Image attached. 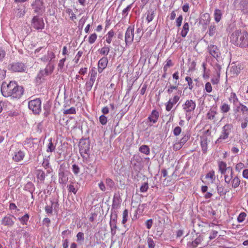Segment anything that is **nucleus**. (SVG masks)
I'll return each instance as SVG.
<instances>
[{
  "instance_id": "a19ab883",
  "label": "nucleus",
  "mask_w": 248,
  "mask_h": 248,
  "mask_svg": "<svg viewBox=\"0 0 248 248\" xmlns=\"http://www.w3.org/2000/svg\"><path fill=\"white\" fill-rule=\"evenodd\" d=\"M231 72L233 74L238 75L239 73H240L241 71V67L240 66H237L236 65H233L231 67Z\"/></svg>"
},
{
  "instance_id": "6ab92c4d",
  "label": "nucleus",
  "mask_w": 248,
  "mask_h": 248,
  "mask_svg": "<svg viewBox=\"0 0 248 248\" xmlns=\"http://www.w3.org/2000/svg\"><path fill=\"white\" fill-rule=\"evenodd\" d=\"M32 8L35 13H39L43 8V2L42 0H35L32 4Z\"/></svg>"
},
{
  "instance_id": "72a5a7b5",
  "label": "nucleus",
  "mask_w": 248,
  "mask_h": 248,
  "mask_svg": "<svg viewBox=\"0 0 248 248\" xmlns=\"http://www.w3.org/2000/svg\"><path fill=\"white\" fill-rule=\"evenodd\" d=\"M139 151L146 155H149L150 154V148L146 145H141L139 148Z\"/></svg>"
},
{
  "instance_id": "a211bd4d",
  "label": "nucleus",
  "mask_w": 248,
  "mask_h": 248,
  "mask_svg": "<svg viewBox=\"0 0 248 248\" xmlns=\"http://www.w3.org/2000/svg\"><path fill=\"white\" fill-rule=\"evenodd\" d=\"M25 155V153L21 150L16 151L13 156V159L15 162H19L23 159Z\"/></svg>"
},
{
  "instance_id": "1a4fd4ad",
  "label": "nucleus",
  "mask_w": 248,
  "mask_h": 248,
  "mask_svg": "<svg viewBox=\"0 0 248 248\" xmlns=\"http://www.w3.org/2000/svg\"><path fill=\"white\" fill-rule=\"evenodd\" d=\"M31 26L36 30H43L45 27V23L42 18L34 16L31 20Z\"/></svg>"
},
{
  "instance_id": "c85d7f7f",
  "label": "nucleus",
  "mask_w": 248,
  "mask_h": 248,
  "mask_svg": "<svg viewBox=\"0 0 248 248\" xmlns=\"http://www.w3.org/2000/svg\"><path fill=\"white\" fill-rule=\"evenodd\" d=\"M222 15V14L221 10L217 9H216L214 13L215 20L217 22H219L221 19Z\"/></svg>"
},
{
  "instance_id": "4be33fe9",
  "label": "nucleus",
  "mask_w": 248,
  "mask_h": 248,
  "mask_svg": "<svg viewBox=\"0 0 248 248\" xmlns=\"http://www.w3.org/2000/svg\"><path fill=\"white\" fill-rule=\"evenodd\" d=\"M159 112L156 110H153L151 115L148 117V119L150 122L155 124L157 122L159 118Z\"/></svg>"
},
{
  "instance_id": "de8ad7c7",
  "label": "nucleus",
  "mask_w": 248,
  "mask_h": 248,
  "mask_svg": "<svg viewBox=\"0 0 248 248\" xmlns=\"http://www.w3.org/2000/svg\"><path fill=\"white\" fill-rule=\"evenodd\" d=\"M245 167V165L242 162H239L235 165V170L236 171L240 172Z\"/></svg>"
},
{
  "instance_id": "69168bd1",
  "label": "nucleus",
  "mask_w": 248,
  "mask_h": 248,
  "mask_svg": "<svg viewBox=\"0 0 248 248\" xmlns=\"http://www.w3.org/2000/svg\"><path fill=\"white\" fill-rule=\"evenodd\" d=\"M107 121V118L104 115H102L99 117V122L102 125L106 124Z\"/></svg>"
},
{
  "instance_id": "f8f14e48",
  "label": "nucleus",
  "mask_w": 248,
  "mask_h": 248,
  "mask_svg": "<svg viewBox=\"0 0 248 248\" xmlns=\"http://www.w3.org/2000/svg\"><path fill=\"white\" fill-rule=\"evenodd\" d=\"M134 27L133 26H129L125 33V42L126 45L131 44L134 40Z\"/></svg>"
},
{
  "instance_id": "f03ea898",
  "label": "nucleus",
  "mask_w": 248,
  "mask_h": 248,
  "mask_svg": "<svg viewBox=\"0 0 248 248\" xmlns=\"http://www.w3.org/2000/svg\"><path fill=\"white\" fill-rule=\"evenodd\" d=\"M231 42L237 46L245 48L248 47V33L244 30H237L230 36Z\"/></svg>"
},
{
  "instance_id": "5701e85b",
  "label": "nucleus",
  "mask_w": 248,
  "mask_h": 248,
  "mask_svg": "<svg viewBox=\"0 0 248 248\" xmlns=\"http://www.w3.org/2000/svg\"><path fill=\"white\" fill-rule=\"evenodd\" d=\"M189 31V25L187 22H184L182 28L181 29L180 34L182 37L185 38L187 35Z\"/></svg>"
},
{
  "instance_id": "338daca9",
  "label": "nucleus",
  "mask_w": 248,
  "mask_h": 248,
  "mask_svg": "<svg viewBox=\"0 0 248 248\" xmlns=\"http://www.w3.org/2000/svg\"><path fill=\"white\" fill-rule=\"evenodd\" d=\"M106 183L107 186H109L110 188L113 187L114 186V183L113 180L109 178L106 179Z\"/></svg>"
},
{
  "instance_id": "bf43d9fd",
  "label": "nucleus",
  "mask_w": 248,
  "mask_h": 248,
  "mask_svg": "<svg viewBox=\"0 0 248 248\" xmlns=\"http://www.w3.org/2000/svg\"><path fill=\"white\" fill-rule=\"evenodd\" d=\"M131 8V5H129L123 10L122 15H123V18H125L127 16L129 11H130Z\"/></svg>"
},
{
  "instance_id": "774afa93",
  "label": "nucleus",
  "mask_w": 248,
  "mask_h": 248,
  "mask_svg": "<svg viewBox=\"0 0 248 248\" xmlns=\"http://www.w3.org/2000/svg\"><path fill=\"white\" fill-rule=\"evenodd\" d=\"M205 90L207 93L212 92L213 89L212 86L210 82H208L205 85Z\"/></svg>"
},
{
  "instance_id": "09e8293b",
  "label": "nucleus",
  "mask_w": 248,
  "mask_h": 248,
  "mask_svg": "<svg viewBox=\"0 0 248 248\" xmlns=\"http://www.w3.org/2000/svg\"><path fill=\"white\" fill-rule=\"evenodd\" d=\"M155 17L154 11L148 12L147 13L146 20L148 23L151 22Z\"/></svg>"
},
{
  "instance_id": "680f3d73",
  "label": "nucleus",
  "mask_w": 248,
  "mask_h": 248,
  "mask_svg": "<svg viewBox=\"0 0 248 248\" xmlns=\"http://www.w3.org/2000/svg\"><path fill=\"white\" fill-rule=\"evenodd\" d=\"M183 146L184 145H182V144L180 142V141H177V142H175L173 145V149L174 151H178V150H179L180 149H181Z\"/></svg>"
},
{
  "instance_id": "f257e3e1",
  "label": "nucleus",
  "mask_w": 248,
  "mask_h": 248,
  "mask_svg": "<svg viewBox=\"0 0 248 248\" xmlns=\"http://www.w3.org/2000/svg\"><path fill=\"white\" fill-rule=\"evenodd\" d=\"M24 88L15 81L3 82L1 86V92L3 96L14 99L20 98L24 93Z\"/></svg>"
},
{
  "instance_id": "c9c22d12",
  "label": "nucleus",
  "mask_w": 248,
  "mask_h": 248,
  "mask_svg": "<svg viewBox=\"0 0 248 248\" xmlns=\"http://www.w3.org/2000/svg\"><path fill=\"white\" fill-rule=\"evenodd\" d=\"M228 99L230 102H232L233 104H235L238 101V99L236 96V93L233 92H232L231 93L230 95L228 98Z\"/></svg>"
},
{
  "instance_id": "2eb2a0df",
  "label": "nucleus",
  "mask_w": 248,
  "mask_h": 248,
  "mask_svg": "<svg viewBox=\"0 0 248 248\" xmlns=\"http://www.w3.org/2000/svg\"><path fill=\"white\" fill-rule=\"evenodd\" d=\"M117 214H114L113 215H111L110 217V220L109 222V225L110 227V229L111 231V233L112 234H115L116 232V230L117 229Z\"/></svg>"
},
{
  "instance_id": "7c9ffc66",
  "label": "nucleus",
  "mask_w": 248,
  "mask_h": 248,
  "mask_svg": "<svg viewBox=\"0 0 248 248\" xmlns=\"http://www.w3.org/2000/svg\"><path fill=\"white\" fill-rule=\"evenodd\" d=\"M76 237L77 242L78 244L82 245L83 244L84 241V234L83 232H78L77 234Z\"/></svg>"
},
{
  "instance_id": "8fccbe9b",
  "label": "nucleus",
  "mask_w": 248,
  "mask_h": 248,
  "mask_svg": "<svg viewBox=\"0 0 248 248\" xmlns=\"http://www.w3.org/2000/svg\"><path fill=\"white\" fill-rule=\"evenodd\" d=\"M128 216V210L125 209L123 213V220H122V222L123 224H124L127 221Z\"/></svg>"
},
{
  "instance_id": "9b49d317",
  "label": "nucleus",
  "mask_w": 248,
  "mask_h": 248,
  "mask_svg": "<svg viewBox=\"0 0 248 248\" xmlns=\"http://www.w3.org/2000/svg\"><path fill=\"white\" fill-rule=\"evenodd\" d=\"M207 50L209 54L216 60L220 56L219 49L216 45L212 44L208 45Z\"/></svg>"
},
{
  "instance_id": "7ed1b4c3",
  "label": "nucleus",
  "mask_w": 248,
  "mask_h": 248,
  "mask_svg": "<svg viewBox=\"0 0 248 248\" xmlns=\"http://www.w3.org/2000/svg\"><path fill=\"white\" fill-rule=\"evenodd\" d=\"M218 171L221 174L224 175V181L225 183L229 185L231 180L232 178L233 171L231 167H227L226 162L222 161H219L217 162Z\"/></svg>"
},
{
  "instance_id": "b1692460",
  "label": "nucleus",
  "mask_w": 248,
  "mask_h": 248,
  "mask_svg": "<svg viewBox=\"0 0 248 248\" xmlns=\"http://www.w3.org/2000/svg\"><path fill=\"white\" fill-rule=\"evenodd\" d=\"M201 146L202 152L206 153L208 149V140L206 137L204 136L201 138Z\"/></svg>"
},
{
  "instance_id": "ddd939ff",
  "label": "nucleus",
  "mask_w": 248,
  "mask_h": 248,
  "mask_svg": "<svg viewBox=\"0 0 248 248\" xmlns=\"http://www.w3.org/2000/svg\"><path fill=\"white\" fill-rule=\"evenodd\" d=\"M180 96L179 94H176L173 96V97L169 99V101L165 104L166 110L167 111H170L179 100Z\"/></svg>"
},
{
  "instance_id": "58836bf2",
  "label": "nucleus",
  "mask_w": 248,
  "mask_h": 248,
  "mask_svg": "<svg viewBox=\"0 0 248 248\" xmlns=\"http://www.w3.org/2000/svg\"><path fill=\"white\" fill-rule=\"evenodd\" d=\"M221 111L223 113H227L230 110V106L226 103H223L220 106Z\"/></svg>"
},
{
  "instance_id": "3c124183",
  "label": "nucleus",
  "mask_w": 248,
  "mask_h": 248,
  "mask_svg": "<svg viewBox=\"0 0 248 248\" xmlns=\"http://www.w3.org/2000/svg\"><path fill=\"white\" fill-rule=\"evenodd\" d=\"M147 243L149 248H155V243L151 237H148L147 239Z\"/></svg>"
},
{
  "instance_id": "e433bc0d",
  "label": "nucleus",
  "mask_w": 248,
  "mask_h": 248,
  "mask_svg": "<svg viewBox=\"0 0 248 248\" xmlns=\"http://www.w3.org/2000/svg\"><path fill=\"white\" fill-rule=\"evenodd\" d=\"M143 34L141 29L140 28H138L136 31V35L135 39L137 42H139Z\"/></svg>"
},
{
  "instance_id": "6e6552de",
  "label": "nucleus",
  "mask_w": 248,
  "mask_h": 248,
  "mask_svg": "<svg viewBox=\"0 0 248 248\" xmlns=\"http://www.w3.org/2000/svg\"><path fill=\"white\" fill-rule=\"evenodd\" d=\"M79 152L81 155L85 157V155H88L90 153V144L85 140H80L79 143Z\"/></svg>"
},
{
  "instance_id": "0e129e2a",
  "label": "nucleus",
  "mask_w": 248,
  "mask_h": 248,
  "mask_svg": "<svg viewBox=\"0 0 248 248\" xmlns=\"http://www.w3.org/2000/svg\"><path fill=\"white\" fill-rule=\"evenodd\" d=\"M149 188L148 183H144L140 187V191L141 192H145Z\"/></svg>"
},
{
  "instance_id": "aec40b11",
  "label": "nucleus",
  "mask_w": 248,
  "mask_h": 248,
  "mask_svg": "<svg viewBox=\"0 0 248 248\" xmlns=\"http://www.w3.org/2000/svg\"><path fill=\"white\" fill-rule=\"evenodd\" d=\"M235 112H241L243 115L247 114L248 113V108L240 103L238 106L236 107Z\"/></svg>"
},
{
  "instance_id": "412c9836",
  "label": "nucleus",
  "mask_w": 248,
  "mask_h": 248,
  "mask_svg": "<svg viewBox=\"0 0 248 248\" xmlns=\"http://www.w3.org/2000/svg\"><path fill=\"white\" fill-rule=\"evenodd\" d=\"M241 182L239 177L238 175H236L234 177L232 176L230 184H231L232 188L235 189L240 186Z\"/></svg>"
},
{
  "instance_id": "f3484780",
  "label": "nucleus",
  "mask_w": 248,
  "mask_h": 248,
  "mask_svg": "<svg viewBox=\"0 0 248 248\" xmlns=\"http://www.w3.org/2000/svg\"><path fill=\"white\" fill-rule=\"evenodd\" d=\"M203 240V237L201 235L198 236L194 240L191 242H188L187 246L189 248H196Z\"/></svg>"
},
{
  "instance_id": "473e14b6",
  "label": "nucleus",
  "mask_w": 248,
  "mask_h": 248,
  "mask_svg": "<svg viewBox=\"0 0 248 248\" xmlns=\"http://www.w3.org/2000/svg\"><path fill=\"white\" fill-rule=\"evenodd\" d=\"M173 65H174V64H173L172 61H171V60H170V59H167V60L166 61V63L164 65V67H163V70H164L165 74L166 73L168 69L170 67L172 66Z\"/></svg>"
},
{
  "instance_id": "052dcab7",
  "label": "nucleus",
  "mask_w": 248,
  "mask_h": 248,
  "mask_svg": "<svg viewBox=\"0 0 248 248\" xmlns=\"http://www.w3.org/2000/svg\"><path fill=\"white\" fill-rule=\"evenodd\" d=\"M94 82L95 81L91 80V79H90L88 81L86 82L85 84L86 90H87L88 91H90L92 89Z\"/></svg>"
},
{
  "instance_id": "6e6d98bb",
  "label": "nucleus",
  "mask_w": 248,
  "mask_h": 248,
  "mask_svg": "<svg viewBox=\"0 0 248 248\" xmlns=\"http://www.w3.org/2000/svg\"><path fill=\"white\" fill-rule=\"evenodd\" d=\"M182 132V128L180 126H177L173 130V134L175 136H178Z\"/></svg>"
},
{
  "instance_id": "4468645a",
  "label": "nucleus",
  "mask_w": 248,
  "mask_h": 248,
  "mask_svg": "<svg viewBox=\"0 0 248 248\" xmlns=\"http://www.w3.org/2000/svg\"><path fill=\"white\" fill-rule=\"evenodd\" d=\"M108 63V59L106 57H103L98 62V71L101 73L107 67Z\"/></svg>"
},
{
  "instance_id": "20e7f679",
  "label": "nucleus",
  "mask_w": 248,
  "mask_h": 248,
  "mask_svg": "<svg viewBox=\"0 0 248 248\" xmlns=\"http://www.w3.org/2000/svg\"><path fill=\"white\" fill-rule=\"evenodd\" d=\"M196 106L195 101L192 99L186 100L182 105L183 110L188 120L191 118V115L195 109Z\"/></svg>"
},
{
  "instance_id": "423d86ee",
  "label": "nucleus",
  "mask_w": 248,
  "mask_h": 248,
  "mask_svg": "<svg viewBox=\"0 0 248 248\" xmlns=\"http://www.w3.org/2000/svg\"><path fill=\"white\" fill-rule=\"evenodd\" d=\"M232 129V124H226L223 126L222 130L219 138L217 139L216 143L222 142L223 140L227 139Z\"/></svg>"
},
{
  "instance_id": "0eeeda50",
  "label": "nucleus",
  "mask_w": 248,
  "mask_h": 248,
  "mask_svg": "<svg viewBox=\"0 0 248 248\" xmlns=\"http://www.w3.org/2000/svg\"><path fill=\"white\" fill-rule=\"evenodd\" d=\"M9 66V69L13 72H24L27 69L25 64L21 62H14Z\"/></svg>"
},
{
  "instance_id": "c756f323",
  "label": "nucleus",
  "mask_w": 248,
  "mask_h": 248,
  "mask_svg": "<svg viewBox=\"0 0 248 248\" xmlns=\"http://www.w3.org/2000/svg\"><path fill=\"white\" fill-rule=\"evenodd\" d=\"M240 4L242 11L244 13L248 12V0H242Z\"/></svg>"
},
{
  "instance_id": "cd10ccee",
  "label": "nucleus",
  "mask_w": 248,
  "mask_h": 248,
  "mask_svg": "<svg viewBox=\"0 0 248 248\" xmlns=\"http://www.w3.org/2000/svg\"><path fill=\"white\" fill-rule=\"evenodd\" d=\"M35 174L38 180L41 182H43L45 179V174L44 171L40 170H36Z\"/></svg>"
},
{
  "instance_id": "603ef678",
  "label": "nucleus",
  "mask_w": 248,
  "mask_h": 248,
  "mask_svg": "<svg viewBox=\"0 0 248 248\" xmlns=\"http://www.w3.org/2000/svg\"><path fill=\"white\" fill-rule=\"evenodd\" d=\"M64 114H76V108L72 107L69 109H65L63 112Z\"/></svg>"
},
{
  "instance_id": "a878e982",
  "label": "nucleus",
  "mask_w": 248,
  "mask_h": 248,
  "mask_svg": "<svg viewBox=\"0 0 248 248\" xmlns=\"http://www.w3.org/2000/svg\"><path fill=\"white\" fill-rule=\"evenodd\" d=\"M68 181V177L65 175L64 172L62 171L59 173V182L62 184H65Z\"/></svg>"
},
{
  "instance_id": "2f4dec72",
  "label": "nucleus",
  "mask_w": 248,
  "mask_h": 248,
  "mask_svg": "<svg viewBox=\"0 0 248 248\" xmlns=\"http://www.w3.org/2000/svg\"><path fill=\"white\" fill-rule=\"evenodd\" d=\"M206 178L209 179L211 183L215 180V172L213 170L209 171L206 175Z\"/></svg>"
},
{
  "instance_id": "79ce46f5",
  "label": "nucleus",
  "mask_w": 248,
  "mask_h": 248,
  "mask_svg": "<svg viewBox=\"0 0 248 248\" xmlns=\"http://www.w3.org/2000/svg\"><path fill=\"white\" fill-rule=\"evenodd\" d=\"M216 114V111H214V110L210 109L207 114V117L208 119L213 120L215 119Z\"/></svg>"
},
{
  "instance_id": "393cba45",
  "label": "nucleus",
  "mask_w": 248,
  "mask_h": 248,
  "mask_svg": "<svg viewBox=\"0 0 248 248\" xmlns=\"http://www.w3.org/2000/svg\"><path fill=\"white\" fill-rule=\"evenodd\" d=\"M115 35V31L113 30H110L105 35L106 42L108 44H110L112 42V39Z\"/></svg>"
},
{
  "instance_id": "13d9d810",
  "label": "nucleus",
  "mask_w": 248,
  "mask_h": 248,
  "mask_svg": "<svg viewBox=\"0 0 248 248\" xmlns=\"http://www.w3.org/2000/svg\"><path fill=\"white\" fill-rule=\"evenodd\" d=\"M246 216H247V214L245 212L241 213L239 215V216L237 217L238 222L239 223H241V222H243L244 221V220L245 219Z\"/></svg>"
},
{
  "instance_id": "4c0bfd02",
  "label": "nucleus",
  "mask_w": 248,
  "mask_h": 248,
  "mask_svg": "<svg viewBox=\"0 0 248 248\" xmlns=\"http://www.w3.org/2000/svg\"><path fill=\"white\" fill-rule=\"evenodd\" d=\"M217 32L216 26L215 25L210 26L208 31V33L210 36H213Z\"/></svg>"
},
{
  "instance_id": "e2e57ef3",
  "label": "nucleus",
  "mask_w": 248,
  "mask_h": 248,
  "mask_svg": "<svg viewBox=\"0 0 248 248\" xmlns=\"http://www.w3.org/2000/svg\"><path fill=\"white\" fill-rule=\"evenodd\" d=\"M183 20V17L182 15H180L176 18V21H175V23H176V26L177 27L179 28L181 26Z\"/></svg>"
},
{
  "instance_id": "864d4df0",
  "label": "nucleus",
  "mask_w": 248,
  "mask_h": 248,
  "mask_svg": "<svg viewBox=\"0 0 248 248\" xmlns=\"http://www.w3.org/2000/svg\"><path fill=\"white\" fill-rule=\"evenodd\" d=\"M83 52L81 50H79L78 52V53L77 54V55H76L75 57L74 58V59L73 60V61L75 63L77 64L78 62L80 57L83 55Z\"/></svg>"
},
{
  "instance_id": "f704fd0d",
  "label": "nucleus",
  "mask_w": 248,
  "mask_h": 248,
  "mask_svg": "<svg viewBox=\"0 0 248 248\" xmlns=\"http://www.w3.org/2000/svg\"><path fill=\"white\" fill-rule=\"evenodd\" d=\"M65 13L68 15L70 19L71 20L74 21L77 18L75 14L73 12L72 9L70 8H67L65 10Z\"/></svg>"
},
{
  "instance_id": "5fc2aeb1",
  "label": "nucleus",
  "mask_w": 248,
  "mask_h": 248,
  "mask_svg": "<svg viewBox=\"0 0 248 248\" xmlns=\"http://www.w3.org/2000/svg\"><path fill=\"white\" fill-rule=\"evenodd\" d=\"M220 80V73L217 72V75L216 77L213 78L211 79V82L213 84H217Z\"/></svg>"
},
{
  "instance_id": "ea45409f",
  "label": "nucleus",
  "mask_w": 248,
  "mask_h": 248,
  "mask_svg": "<svg viewBox=\"0 0 248 248\" xmlns=\"http://www.w3.org/2000/svg\"><path fill=\"white\" fill-rule=\"evenodd\" d=\"M55 145H54L52 141V139H50L49 140V143L47 145V148L46 149L47 152H52L55 151Z\"/></svg>"
},
{
  "instance_id": "4d7b16f0",
  "label": "nucleus",
  "mask_w": 248,
  "mask_h": 248,
  "mask_svg": "<svg viewBox=\"0 0 248 248\" xmlns=\"http://www.w3.org/2000/svg\"><path fill=\"white\" fill-rule=\"evenodd\" d=\"M190 136L188 134L184 135L183 137L179 141L182 145H184L189 139Z\"/></svg>"
},
{
  "instance_id": "dca6fc26",
  "label": "nucleus",
  "mask_w": 248,
  "mask_h": 248,
  "mask_svg": "<svg viewBox=\"0 0 248 248\" xmlns=\"http://www.w3.org/2000/svg\"><path fill=\"white\" fill-rule=\"evenodd\" d=\"M209 227L213 228L215 227V229H212L211 230L210 235L209 236L210 240H212L217 236L218 234V231L220 230V227L219 225H215L214 223H211L209 224Z\"/></svg>"
},
{
  "instance_id": "c03bdc74",
  "label": "nucleus",
  "mask_w": 248,
  "mask_h": 248,
  "mask_svg": "<svg viewBox=\"0 0 248 248\" xmlns=\"http://www.w3.org/2000/svg\"><path fill=\"white\" fill-rule=\"evenodd\" d=\"M90 79L95 81L97 73V72L95 70V68L94 67L92 68L91 71L90 72Z\"/></svg>"
},
{
  "instance_id": "a18cd8bd",
  "label": "nucleus",
  "mask_w": 248,
  "mask_h": 248,
  "mask_svg": "<svg viewBox=\"0 0 248 248\" xmlns=\"http://www.w3.org/2000/svg\"><path fill=\"white\" fill-rule=\"evenodd\" d=\"M29 219V215L28 214H25L21 217L19 218L21 223L23 225H26Z\"/></svg>"
},
{
  "instance_id": "39448f33",
  "label": "nucleus",
  "mask_w": 248,
  "mask_h": 248,
  "mask_svg": "<svg viewBox=\"0 0 248 248\" xmlns=\"http://www.w3.org/2000/svg\"><path fill=\"white\" fill-rule=\"evenodd\" d=\"M42 101L40 98H35L28 102L29 108L34 114H39L41 111Z\"/></svg>"
},
{
  "instance_id": "9d476101",
  "label": "nucleus",
  "mask_w": 248,
  "mask_h": 248,
  "mask_svg": "<svg viewBox=\"0 0 248 248\" xmlns=\"http://www.w3.org/2000/svg\"><path fill=\"white\" fill-rule=\"evenodd\" d=\"M15 220L16 217L13 215L9 214L1 219V223L8 228H11L14 225Z\"/></svg>"
},
{
  "instance_id": "37998d69",
  "label": "nucleus",
  "mask_w": 248,
  "mask_h": 248,
  "mask_svg": "<svg viewBox=\"0 0 248 248\" xmlns=\"http://www.w3.org/2000/svg\"><path fill=\"white\" fill-rule=\"evenodd\" d=\"M97 35L95 33L91 34L88 38V42L90 44H93L96 40Z\"/></svg>"
},
{
  "instance_id": "bb28decb",
  "label": "nucleus",
  "mask_w": 248,
  "mask_h": 248,
  "mask_svg": "<svg viewBox=\"0 0 248 248\" xmlns=\"http://www.w3.org/2000/svg\"><path fill=\"white\" fill-rule=\"evenodd\" d=\"M110 50V48L109 46H104L100 49H99L98 51L100 55L107 56L109 53Z\"/></svg>"
},
{
  "instance_id": "49530a36",
  "label": "nucleus",
  "mask_w": 248,
  "mask_h": 248,
  "mask_svg": "<svg viewBox=\"0 0 248 248\" xmlns=\"http://www.w3.org/2000/svg\"><path fill=\"white\" fill-rule=\"evenodd\" d=\"M185 80L187 82L188 88L190 90H192L194 87V84L192 78L189 77H186Z\"/></svg>"
}]
</instances>
